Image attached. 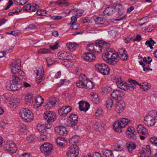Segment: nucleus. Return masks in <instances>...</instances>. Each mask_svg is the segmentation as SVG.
I'll return each mask as SVG.
<instances>
[{"label":"nucleus","mask_w":157,"mask_h":157,"mask_svg":"<svg viewBox=\"0 0 157 157\" xmlns=\"http://www.w3.org/2000/svg\"><path fill=\"white\" fill-rule=\"evenodd\" d=\"M85 87L89 89H92L94 86L93 83L90 80H88L87 79L86 83L85 84Z\"/></svg>","instance_id":"32"},{"label":"nucleus","mask_w":157,"mask_h":157,"mask_svg":"<svg viewBox=\"0 0 157 157\" xmlns=\"http://www.w3.org/2000/svg\"><path fill=\"white\" fill-rule=\"evenodd\" d=\"M152 61V59H151V60L148 61L147 57H144V58H143V61L144 62V63L142 61V60L141 61H139V62L140 65H142V67H144L146 65L147 66V64H148V66L149 67L150 65H151L150 63Z\"/></svg>","instance_id":"26"},{"label":"nucleus","mask_w":157,"mask_h":157,"mask_svg":"<svg viewBox=\"0 0 157 157\" xmlns=\"http://www.w3.org/2000/svg\"><path fill=\"white\" fill-rule=\"evenodd\" d=\"M19 103V101L17 99H14L12 101H10V105L12 107H15L17 106Z\"/></svg>","instance_id":"36"},{"label":"nucleus","mask_w":157,"mask_h":157,"mask_svg":"<svg viewBox=\"0 0 157 157\" xmlns=\"http://www.w3.org/2000/svg\"><path fill=\"white\" fill-rule=\"evenodd\" d=\"M19 69L18 67H12L11 69L12 73L13 74H17Z\"/></svg>","instance_id":"49"},{"label":"nucleus","mask_w":157,"mask_h":157,"mask_svg":"<svg viewBox=\"0 0 157 157\" xmlns=\"http://www.w3.org/2000/svg\"><path fill=\"white\" fill-rule=\"evenodd\" d=\"M125 94L120 90H116L111 94V96L115 100L120 98H123L125 96Z\"/></svg>","instance_id":"14"},{"label":"nucleus","mask_w":157,"mask_h":157,"mask_svg":"<svg viewBox=\"0 0 157 157\" xmlns=\"http://www.w3.org/2000/svg\"><path fill=\"white\" fill-rule=\"evenodd\" d=\"M22 82H21L20 83H16L15 84L16 86L15 88L16 89H17V90H18L19 89L21 88L22 86Z\"/></svg>","instance_id":"64"},{"label":"nucleus","mask_w":157,"mask_h":157,"mask_svg":"<svg viewBox=\"0 0 157 157\" xmlns=\"http://www.w3.org/2000/svg\"><path fill=\"white\" fill-rule=\"evenodd\" d=\"M146 115L155 120H157V112L155 110L149 112Z\"/></svg>","instance_id":"30"},{"label":"nucleus","mask_w":157,"mask_h":157,"mask_svg":"<svg viewBox=\"0 0 157 157\" xmlns=\"http://www.w3.org/2000/svg\"><path fill=\"white\" fill-rule=\"evenodd\" d=\"M30 111V110L26 109H23L21 110L19 113V114L24 121L25 119L26 116Z\"/></svg>","instance_id":"25"},{"label":"nucleus","mask_w":157,"mask_h":157,"mask_svg":"<svg viewBox=\"0 0 157 157\" xmlns=\"http://www.w3.org/2000/svg\"><path fill=\"white\" fill-rule=\"evenodd\" d=\"M15 86V84L13 83L11 81H8L6 83V87L7 89L9 90L13 91H17Z\"/></svg>","instance_id":"22"},{"label":"nucleus","mask_w":157,"mask_h":157,"mask_svg":"<svg viewBox=\"0 0 157 157\" xmlns=\"http://www.w3.org/2000/svg\"><path fill=\"white\" fill-rule=\"evenodd\" d=\"M136 132L134 128L132 127H128L126 131V134L128 137L132 138L133 140H136L137 139Z\"/></svg>","instance_id":"15"},{"label":"nucleus","mask_w":157,"mask_h":157,"mask_svg":"<svg viewBox=\"0 0 157 157\" xmlns=\"http://www.w3.org/2000/svg\"><path fill=\"white\" fill-rule=\"evenodd\" d=\"M53 148L52 145L49 143H45L43 144L40 147L41 151L45 155L48 154L51 152Z\"/></svg>","instance_id":"8"},{"label":"nucleus","mask_w":157,"mask_h":157,"mask_svg":"<svg viewBox=\"0 0 157 157\" xmlns=\"http://www.w3.org/2000/svg\"><path fill=\"white\" fill-rule=\"evenodd\" d=\"M56 142L58 145L60 147L64 146L65 143L67 141L64 138L61 137H58L56 140Z\"/></svg>","instance_id":"24"},{"label":"nucleus","mask_w":157,"mask_h":157,"mask_svg":"<svg viewBox=\"0 0 157 157\" xmlns=\"http://www.w3.org/2000/svg\"><path fill=\"white\" fill-rule=\"evenodd\" d=\"M56 3H57V4L61 6H67L69 5L67 0H58Z\"/></svg>","instance_id":"28"},{"label":"nucleus","mask_w":157,"mask_h":157,"mask_svg":"<svg viewBox=\"0 0 157 157\" xmlns=\"http://www.w3.org/2000/svg\"><path fill=\"white\" fill-rule=\"evenodd\" d=\"M46 60L47 63V66L48 67L52 65L56 62L55 61L53 60L50 58H47Z\"/></svg>","instance_id":"48"},{"label":"nucleus","mask_w":157,"mask_h":157,"mask_svg":"<svg viewBox=\"0 0 157 157\" xmlns=\"http://www.w3.org/2000/svg\"><path fill=\"white\" fill-rule=\"evenodd\" d=\"M95 44H90L87 47V49L90 52L94 53Z\"/></svg>","instance_id":"42"},{"label":"nucleus","mask_w":157,"mask_h":157,"mask_svg":"<svg viewBox=\"0 0 157 157\" xmlns=\"http://www.w3.org/2000/svg\"><path fill=\"white\" fill-rule=\"evenodd\" d=\"M125 106V103L124 101L121 100L117 101L115 105V110L118 113H120L124 110Z\"/></svg>","instance_id":"11"},{"label":"nucleus","mask_w":157,"mask_h":157,"mask_svg":"<svg viewBox=\"0 0 157 157\" xmlns=\"http://www.w3.org/2000/svg\"><path fill=\"white\" fill-rule=\"evenodd\" d=\"M56 132L58 135L66 136L68 134V131L65 127L57 126L55 127Z\"/></svg>","instance_id":"13"},{"label":"nucleus","mask_w":157,"mask_h":157,"mask_svg":"<svg viewBox=\"0 0 157 157\" xmlns=\"http://www.w3.org/2000/svg\"><path fill=\"white\" fill-rule=\"evenodd\" d=\"M56 117V113L49 111L45 112L44 116V119L48 122L54 121H55Z\"/></svg>","instance_id":"9"},{"label":"nucleus","mask_w":157,"mask_h":157,"mask_svg":"<svg viewBox=\"0 0 157 157\" xmlns=\"http://www.w3.org/2000/svg\"><path fill=\"white\" fill-rule=\"evenodd\" d=\"M144 122L147 126L151 127L155 124L156 120L146 115L144 118Z\"/></svg>","instance_id":"16"},{"label":"nucleus","mask_w":157,"mask_h":157,"mask_svg":"<svg viewBox=\"0 0 157 157\" xmlns=\"http://www.w3.org/2000/svg\"><path fill=\"white\" fill-rule=\"evenodd\" d=\"M77 17H76V15L75 16H73L71 18V22H70V24H74L77 21Z\"/></svg>","instance_id":"58"},{"label":"nucleus","mask_w":157,"mask_h":157,"mask_svg":"<svg viewBox=\"0 0 157 157\" xmlns=\"http://www.w3.org/2000/svg\"><path fill=\"white\" fill-rule=\"evenodd\" d=\"M95 67L99 72L103 75H108L110 71L107 65L104 63H97L95 65Z\"/></svg>","instance_id":"4"},{"label":"nucleus","mask_w":157,"mask_h":157,"mask_svg":"<svg viewBox=\"0 0 157 157\" xmlns=\"http://www.w3.org/2000/svg\"><path fill=\"white\" fill-rule=\"evenodd\" d=\"M151 142L155 146L157 144V137H152L150 138V139Z\"/></svg>","instance_id":"47"},{"label":"nucleus","mask_w":157,"mask_h":157,"mask_svg":"<svg viewBox=\"0 0 157 157\" xmlns=\"http://www.w3.org/2000/svg\"><path fill=\"white\" fill-rule=\"evenodd\" d=\"M142 153L144 156L145 157H148L151 154V150L149 148V146H147L146 149L142 151Z\"/></svg>","instance_id":"29"},{"label":"nucleus","mask_w":157,"mask_h":157,"mask_svg":"<svg viewBox=\"0 0 157 157\" xmlns=\"http://www.w3.org/2000/svg\"><path fill=\"white\" fill-rule=\"evenodd\" d=\"M38 138L40 141H46L47 139L46 136L44 135H41L39 136Z\"/></svg>","instance_id":"54"},{"label":"nucleus","mask_w":157,"mask_h":157,"mask_svg":"<svg viewBox=\"0 0 157 157\" xmlns=\"http://www.w3.org/2000/svg\"><path fill=\"white\" fill-rule=\"evenodd\" d=\"M78 138V137L77 136H74L71 138L69 139V142L71 141L72 143H75Z\"/></svg>","instance_id":"53"},{"label":"nucleus","mask_w":157,"mask_h":157,"mask_svg":"<svg viewBox=\"0 0 157 157\" xmlns=\"http://www.w3.org/2000/svg\"><path fill=\"white\" fill-rule=\"evenodd\" d=\"M45 127L42 125L38 124L37 126V128L38 130L40 132H44V131Z\"/></svg>","instance_id":"50"},{"label":"nucleus","mask_w":157,"mask_h":157,"mask_svg":"<svg viewBox=\"0 0 157 157\" xmlns=\"http://www.w3.org/2000/svg\"><path fill=\"white\" fill-rule=\"evenodd\" d=\"M123 149V147H121L120 145H118L114 147V150L117 151H121Z\"/></svg>","instance_id":"56"},{"label":"nucleus","mask_w":157,"mask_h":157,"mask_svg":"<svg viewBox=\"0 0 157 157\" xmlns=\"http://www.w3.org/2000/svg\"><path fill=\"white\" fill-rule=\"evenodd\" d=\"M102 90L104 93L107 94L111 91L112 88L110 86H105L102 88Z\"/></svg>","instance_id":"43"},{"label":"nucleus","mask_w":157,"mask_h":157,"mask_svg":"<svg viewBox=\"0 0 157 157\" xmlns=\"http://www.w3.org/2000/svg\"><path fill=\"white\" fill-rule=\"evenodd\" d=\"M83 59L89 61H94L96 58V57L93 53H88L83 55Z\"/></svg>","instance_id":"19"},{"label":"nucleus","mask_w":157,"mask_h":157,"mask_svg":"<svg viewBox=\"0 0 157 157\" xmlns=\"http://www.w3.org/2000/svg\"><path fill=\"white\" fill-rule=\"evenodd\" d=\"M102 56L104 60L109 64L114 65L118 63L119 59V57L123 60H125L128 59V56L125 49L123 48H121L118 51V53H116L114 51H109L103 53Z\"/></svg>","instance_id":"1"},{"label":"nucleus","mask_w":157,"mask_h":157,"mask_svg":"<svg viewBox=\"0 0 157 157\" xmlns=\"http://www.w3.org/2000/svg\"><path fill=\"white\" fill-rule=\"evenodd\" d=\"M62 56H63V58L64 60H67L68 59H67L68 57L69 56V55L67 52H63Z\"/></svg>","instance_id":"60"},{"label":"nucleus","mask_w":157,"mask_h":157,"mask_svg":"<svg viewBox=\"0 0 157 157\" xmlns=\"http://www.w3.org/2000/svg\"><path fill=\"white\" fill-rule=\"evenodd\" d=\"M84 11L82 10H76V12H77L75 14L76 17H81L83 14Z\"/></svg>","instance_id":"55"},{"label":"nucleus","mask_w":157,"mask_h":157,"mask_svg":"<svg viewBox=\"0 0 157 157\" xmlns=\"http://www.w3.org/2000/svg\"><path fill=\"white\" fill-rule=\"evenodd\" d=\"M155 42L152 40L151 39L149 40H147L146 41L145 44L146 45H148V47H149L151 49L153 48L152 46L154 45V44Z\"/></svg>","instance_id":"41"},{"label":"nucleus","mask_w":157,"mask_h":157,"mask_svg":"<svg viewBox=\"0 0 157 157\" xmlns=\"http://www.w3.org/2000/svg\"><path fill=\"white\" fill-rule=\"evenodd\" d=\"M12 82L16 83H20L21 81L17 75H14L13 77Z\"/></svg>","instance_id":"46"},{"label":"nucleus","mask_w":157,"mask_h":157,"mask_svg":"<svg viewBox=\"0 0 157 157\" xmlns=\"http://www.w3.org/2000/svg\"><path fill=\"white\" fill-rule=\"evenodd\" d=\"M113 102L112 99H108L106 101V107L109 109H111L113 106Z\"/></svg>","instance_id":"38"},{"label":"nucleus","mask_w":157,"mask_h":157,"mask_svg":"<svg viewBox=\"0 0 157 157\" xmlns=\"http://www.w3.org/2000/svg\"><path fill=\"white\" fill-rule=\"evenodd\" d=\"M21 61L19 59L16 60L14 62L11 63L12 67H18L19 68L21 67Z\"/></svg>","instance_id":"35"},{"label":"nucleus","mask_w":157,"mask_h":157,"mask_svg":"<svg viewBox=\"0 0 157 157\" xmlns=\"http://www.w3.org/2000/svg\"><path fill=\"white\" fill-rule=\"evenodd\" d=\"M50 50L46 49L43 48L39 50L38 53L39 54H45L50 52Z\"/></svg>","instance_id":"52"},{"label":"nucleus","mask_w":157,"mask_h":157,"mask_svg":"<svg viewBox=\"0 0 157 157\" xmlns=\"http://www.w3.org/2000/svg\"><path fill=\"white\" fill-rule=\"evenodd\" d=\"M122 126V124L119 121L117 122H116L113 125V128L116 131V132H122V128L124 127H121Z\"/></svg>","instance_id":"21"},{"label":"nucleus","mask_w":157,"mask_h":157,"mask_svg":"<svg viewBox=\"0 0 157 157\" xmlns=\"http://www.w3.org/2000/svg\"><path fill=\"white\" fill-rule=\"evenodd\" d=\"M77 45V44L74 42H69V51L70 50L71 52H73L75 49V47Z\"/></svg>","instance_id":"40"},{"label":"nucleus","mask_w":157,"mask_h":157,"mask_svg":"<svg viewBox=\"0 0 157 157\" xmlns=\"http://www.w3.org/2000/svg\"><path fill=\"white\" fill-rule=\"evenodd\" d=\"M115 11L118 12L120 16L122 15L124 12L122 5L117 3L114 8L112 7L107 8L104 11V13L105 15H111L115 13Z\"/></svg>","instance_id":"3"},{"label":"nucleus","mask_w":157,"mask_h":157,"mask_svg":"<svg viewBox=\"0 0 157 157\" xmlns=\"http://www.w3.org/2000/svg\"><path fill=\"white\" fill-rule=\"evenodd\" d=\"M103 154L106 157H114L112 151L110 150H105L104 151Z\"/></svg>","instance_id":"33"},{"label":"nucleus","mask_w":157,"mask_h":157,"mask_svg":"<svg viewBox=\"0 0 157 157\" xmlns=\"http://www.w3.org/2000/svg\"><path fill=\"white\" fill-rule=\"evenodd\" d=\"M128 82L130 83L128 85L127 83L122 80L121 77H119L116 80V84L117 86L121 89L127 90L129 89L131 90H134L136 87V85L141 86V84L139 83L135 80L132 79H128Z\"/></svg>","instance_id":"2"},{"label":"nucleus","mask_w":157,"mask_h":157,"mask_svg":"<svg viewBox=\"0 0 157 157\" xmlns=\"http://www.w3.org/2000/svg\"><path fill=\"white\" fill-rule=\"evenodd\" d=\"M127 147L128 151L131 152L132 150L136 148V145L134 143H130L128 144Z\"/></svg>","instance_id":"37"},{"label":"nucleus","mask_w":157,"mask_h":157,"mask_svg":"<svg viewBox=\"0 0 157 157\" xmlns=\"http://www.w3.org/2000/svg\"><path fill=\"white\" fill-rule=\"evenodd\" d=\"M13 4V2L12 0H9L8 2V5L6 7L5 10H8L10 6Z\"/></svg>","instance_id":"62"},{"label":"nucleus","mask_w":157,"mask_h":157,"mask_svg":"<svg viewBox=\"0 0 157 157\" xmlns=\"http://www.w3.org/2000/svg\"><path fill=\"white\" fill-rule=\"evenodd\" d=\"M47 12L45 10H38L37 12V15L38 16H45L47 13Z\"/></svg>","instance_id":"51"},{"label":"nucleus","mask_w":157,"mask_h":157,"mask_svg":"<svg viewBox=\"0 0 157 157\" xmlns=\"http://www.w3.org/2000/svg\"><path fill=\"white\" fill-rule=\"evenodd\" d=\"M90 98L91 100L95 103H98L99 102L98 96L96 93H93L91 95Z\"/></svg>","instance_id":"31"},{"label":"nucleus","mask_w":157,"mask_h":157,"mask_svg":"<svg viewBox=\"0 0 157 157\" xmlns=\"http://www.w3.org/2000/svg\"><path fill=\"white\" fill-rule=\"evenodd\" d=\"M36 71L35 72L37 76L36 81L38 84H42V81L44 80L45 77L44 76V70L42 67L36 68Z\"/></svg>","instance_id":"6"},{"label":"nucleus","mask_w":157,"mask_h":157,"mask_svg":"<svg viewBox=\"0 0 157 157\" xmlns=\"http://www.w3.org/2000/svg\"><path fill=\"white\" fill-rule=\"evenodd\" d=\"M104 124L101 122H95L94 123V128L97 131L101 132L104 129Z\"/></svg>","instance_id":"20"},{"label":"nucleus","mask_w":157,"mask_h":157,"mask_svg":"<svg viewBox=\"0 0 157 157\" xmlns=\"http://www.w3.org/2000/svg\"><path fill=\"white\" fill-rule=\"evenodd\" d=\"M38 6L37 5L34 3L30 4V12H34L37 10Z\"/></svg>","instance_id":"39"},{"label":"nucleus","mask_w":157,"mask_h":157,"mask_svg":"<svg viewBox=\"0 0 157 157\" xmlns=\"http://www.w3.org/2000/svg\"><path fill=\"white\" fill-rule=\"evenodd\" d=\"M58 112L60 116L65 117L69 113V106H63L58 110Z\"/></svg>","instance_id":"18"},{"label":"nucleus","mask_w":157,"mask_h":157,"mask_svg":"<svg viewBox=\"0 0 157 157\" xmlns=\"http://www.w3.org/2000/svg\"><path fill=\"white\" fill-rule=\"evenodd\" d=\"M154 29V27L153 25H149L146 29L148 32H151Z\"/></svg>","instance_id":"63"},{"label":"nucleus","mask_w":157,"mask_h":157,"mask_svg":"<svg viewBox=\"0 0 157 157\" xmlns=\"http://www.w3.org/2000/svg\"><path fill=\"white\" fill-rule=\"evenodd\" d=\"M69 121L71 126L70 127L72 128L74 130H78V127L77 124L78 122V116L76 114L72 113L69 116Z\"/></svg>","instance_id":"7"},{"label":"nucleus","mask_w":157,"mask_h":157,"mask_svg":"<svg viewBox=\"0 0 157 157\" xmlns=\"http://www.w3.org/2000/svg\"><path fill=\"white\" fill-rule=\"evenodd\" d=\"M108 44V43L103 42L102 40H97L94 53L98 54L100 53L101 52L102 48L107 47Z\"/></svg>","instance_id":"5"},{"label":"nucleus","mask_w":157,"mask_h":157,"mask_svg":"<svg viewBox=\"0 0 157 157\" xmlns=\"http://www.w3.org/2000/svg\"><path fill=\"white\" fill-rule=\"evenodd\" d=\"M78 104L79 109L81 111L86 112L90 108V105L87 102L81 101L79 102Z\"/></svg>","instance_id":"17"},{"label":"nucleus","mask_w":157,"mask_h":157,"mask_svg":"<svg viewBox=\"0 0 157 157\" xmlns=\"http://www.w3.org/2000/svg\"><path fill=\"white\" fill-rule=\"evenodd\" d=\"M79 78V80L76 84L77 86L80 88H84L85 84L87 81V77L85 75L82 74L80 75Z\"/></svg>","instance_id":"12"},{"label":"nucleus","mask_w":157,"mask_h":157,"mask_svg":"<svg viewBox=\"0 0 157 157\" xmlns=\"http://www.w3.org/2000/svg\"><path fill=\"white\" fill-rule=\"evenodd\" d=\"M5 150L11 154L14 153L17 150V147L15 144L12 142L8 143L5 147Z\"/></svg>","instance_id":"10"},{"label":"nucleus","mask_w":157,"mask_h":157,"mask_svg":"<svg viewBox=\"0 0 157 157\" xmlns=\"http://www.w3.org/2000/svg\"><path fill=\"white\" fill-rule=\"evenodd\" d=\"M137 129L138 133H141L144 135H146L148 132L146 128L142 124L138 125L137 128Z\"/></svg>","instance_id":"23"},{"label":"nucleus","mask_w":157,"mask_h":157,"mask_svg":"<svg viewBox=\"0 0 157 157\" xmlns=\"http://www.w3.org/2000/svg\"><path fill=\"white\" fill-rule=\"evenodd\" d=\"M95 20L96 23L98 24H102L104 23L103 19L101 17H97Z\"/></svg>","instance_id":"45"},{"label":"nucleus","mask_w":157,"mask_h":157,"mask_svg":"<svg viewBox=\"0 0 157 157\" xmlns=\"http://www.w3.org/2000/svg\"><path fill=\"white\" fill-rule=\"evenodd\" d=\"M33 114L31 111H30L26 116L25 119L24 121L26 122H30L33 121Z\"/></svg>","instance_id":"27"},{"label":"nucleus","mask_w":157,"mask_h":157,"mask_svg":"<svg viewBox=\"0 0 157 157\" xmlns=\"http://www.w3.org/2000/svg\"><path fill=\"white\" fill-rule=\"evenodd\" d=\"M59 46V43H57L55 45L51 46L50 47V48L51 49L54 50L56 49H57Z\"/></svg>","instance_id":"59"},{"label":"nucleus","mask_w":157,"mask_h":157,"mask_svg":"<svg viewBox=\"0 0 157 157\" xmlns=\"http://www.w3.org/2000/svg\"><path fill=\"white\" fill-rule=\"evenodd\" d=\"M71 25V26L72 27L71 29H75L76 30L78 29V28H79V24H70Z\"/></svg>","instance_id":"61"},{"label":"nucleus","mask_w":157,"mask_h":157,"mask_svg":"<svg viewBox=\"0 0 157 157\" xmlns=\"http://www.w3.org/2000/svg\"><path fill=\"white\" fill-rule=\"evenodd\" d=\"M120 122L122 123V127H125L126 125H127L129 122L128 120L126 118H122L121 120L119 121Z\"/></svg>","instance_id":"44"},{"label":"nucleus","mask_w":157,"mask_h":157,"mask_svg":"<svg viewBox=\"0 0 157 157\" xmlns=\"http://www.w3.org/2000/svg\"><path fill=\"white\" fill-rule=\"evenodd\" d=\"M36 104L39 106L40 105L43 103V99L40 96H38L35 99Z\"/></svg>","instance_id":"34"},{"label":"nucleus","mask_w":157,"mask_h":157,"mask_svg":"<svg viewBox=\"0 0 157 157\" xmlns=\"http://www.w3.org/2000/svg\"><path fill=\"white\" fill-rule=\"evenodd\" d=\"M27 138L28 141L29 143L33 141L35 139L34 136L33 135L28 136Z\"/></svg>","instance_id":"57"}]
</instances>
